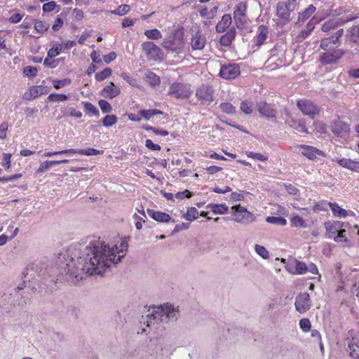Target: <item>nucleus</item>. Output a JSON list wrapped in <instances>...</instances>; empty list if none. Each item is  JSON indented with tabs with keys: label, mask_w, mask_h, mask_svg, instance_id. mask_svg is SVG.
<instances>
[{
	"label": "nucleus",
	"mask_w": 359,
	"mask_h": 359,
	"mask_svg": "<svg viewBox=\"0 0 359 359\" xmlns=\"http://www.w3.org/2000/svg\"><path fill=\"white\" fill-rule=\"evenodd\" d=\"M315 129L320 133H326V126L322 121H316L313 123Z\"/></svg>",
	"instance_id": "nucleus-61"
},
{
	"label": "nucleus",
	"mask_w": 359,
	"mask_h": 359,
	"mask_svg": "<svg viewBox=\"0 0 359 359\" xmlns=\"http://www.w3.org/2000/svg\"><path fill=\"white\" fill-rule=\"evenodd\" d=\"M316 11V7L313 5L309 6L302 13H299L298 20L296 22V25H302L306 19H308Z\"/></svg>",
	"instance_id": "nucleus-27"
},
{
	"label": "nucleus",
	"mask_w": 359,
	"mask_h": 359,
	"mask_svg": "<svg viewBox=\"0 0 359 359\" xmlns=\"http://www.w3.org/2000/svg\"><path fill=\"white\" fill-rule=\"evenodd\" d=\"M315 27V23L311 20L309 21L305 29H302L300 33L296 36V41L300 43L303 41L313 30Z\"/></svg>",
	"instance_id": "nucleus-25"
},
{
	"label": "nucleus",
	"mask_w": 359,
	"mask_h": 359,
	"mask_svg": "<svg viewBox=\"0 0 359 359\" xmlns=\"http://www.w3.org/2000/svg\"><path fill=\"white\" fill-rule=\"evenodd\" d=\"M287 270L292 273L303 274L305 273L308 270V266L305 263L298 260H295V268L294 271H292L290 267Z\"/></svg>",
	"instance_id": "nucleus-33"
},
{
	"label": "nucleus",
	"mask_w": 359,
	"mask_h": 359,
	"mask_svg": "<svg viewBox=\"0 0 359 359\" xmlns=\"http://www.w3.org/2000/svg\"><path fill=\"white\" fill-rule=\"evenodd\" d=\"M144 129L146 130H151L153 131L156 135H162V136H166L168 135V132L166 130L163 129H157L152 126H146L144 127Z\"/></svg>",
	"instance_id": "nucleus-58"
},
{
	"label": "nucleus",
	"mask_w": 359,
	"mask_h": 359,
	"mask_svg": "<svg viewBox=\"0 0 359 359\" xmlns=\"http://www.w3.org/2000/svg\"><path fill=\"white\" fill-rule=\"evenodd\" d=\"M128 242L122 240L119 246L110 248L100 241H94L85 247L81 255L74 259L69 257V252L60 254L57 264L70 280L76 283L83 279L85 275H102L111 266L121 262L128 250Z\"/></svg>",
	"instance_id": "nucleus-1"
},
{
	"label": "nucleus",
	"mask_w": 359,
	"mask_h": 359,
	"mask_svg": "<svg viewBox=\"0 0 359 359\" xmlns=\"http://www.w3.org/2000/svg\"><path fill=\"white\" fill-rule=\"evenodd\" d=\"M295 308L297 311L303 313L311 308L309 294L306 292L299 294L295 299Z\"/></svg>",
	"instance_id": "nucleus-11"
},
{
	"label": "nucleus",
	"mask_w": 359,
	"mask_h": 359,
	"mask_svg": "<svg viewBox=\"0 0 359 359\" xmlns=\"http://www.w3.org/2000/svg\"><path fill=\"white\" fill-rule=\"evenodd\" d=\"M300 328L305 332H309L311 329V323L308 318H302L299 321Z\"/></svg>",
	"instance_id": "nucleus-57"
},
{
	"label": "nucleus",
	"mask_w": 359,
	"mask_h": 359,
	"mask_svg": "<svg viewBox=\"0 0 359 359\" xmlns=\"http://www.w3.org/2000/svg\"><path fill=\"white\" fill-rule=\"evenodd\" d=\"M256 107L262 116L266 118H275L276 116V109H274L273 106L264 101L257 102Z\"/></svg>",
	"instance_id": "nucleus-14"
},
{
	"label": "nucleus",
	"mask_w": 359,
	"mask_h": 359,
	"mask_svg": "<svg viewBox=\"0 0 359 359\" xmlns=\"http://www.w3.org/2000/svg\"><path fill=\"white\" fill-rule=\"evenodd\" d=\"M121 93L120 88L115 86L113 82H111L109 85L106 86L101 92V95L108 99H113L117 97Z\"/></svg>",
	"instance_id": "nucleus-18"
},
{
	"label": "nucleus",
	"mask_w": 359,
	"mask_h": 359,
	"mask_svg": "<svg viewBox=\"0 0 359 359\" xmlns=\"http://www.w3.org/2000/svg\"><path fill=\"white\" fill-rule=\"evenodd\" d=\"M255 249L256 252L262 257L263 259H269V251L264 247L259 245H255Z\"/></svg>",
	"instance_id": "nucleus-50"
},
{
	"label": "nucleus",
	"mask_w": 359,
	"mask_h": 359,
	"mask_svg": "<svg viewBox=\"0 0 359 359\" xmlns=\"http://www.w3.org/2000/svg\"><path fill=\"white\" fill-rule=\"evenodd\" d=\"M98 104L103 113H109L111 111L112 107L107 101L101 100L99 101Z\"/></svg>",
	"instance_id": "nucleus-54"
},
{
	"label": "nucleus",
	"mask_w": 359,
	"mask_h": 359,
	"mask_svg": "<svg viewBox=\"0 0 359 359\" xmlns=\"http://www.w3.org/2000/svg\"><path fill=\"white\" fill-rule=\"evenodd\" d=\"M348 348L351 358H359V334L352 338L348 343Z\"/></svg>",
	"instance_id": "nucleus-19"
},
{
	"label": "nucleus",
	"mask_w": 359,
	"mask_h": 359,
	"mask_svg": "<svg viewBox=\"0 0 359 359\" xmlns=\"http://www.w3.org/2000/svg\"><path fill=\"white\" fill-rule=\"evenodd\" d=\"M298 147L301 154L310 160H314L318 156H323L324 153L320 149L308 145L299 144Z\"/></svg>",
	"instance_id": "nucleus-15"
},
{
	"label": "nucleus",
	"mask_w": 359,
	"mask_h": 359,
	"mask_svg": "<svg viewBox=\"0 0 359 359\" xmlns=\"http://www.w3.org/2000/svg\"><path fill=\"white\" fill-rule=\"evenodd\" d=\"M246 10V2H240L236 6L233 11V19L238 28L243 27L245 22Z\"/></svg>",
	"instance_id": "nucleus-9"
},
{
	"label": "nucleus",
	"mask_w": 359,
	"mask_h": 359,
	"mask_svg": "<svg viewBox=\"0 0 359 359\" xmlns=\"http://www.w3.org/2000/svg\"><path fill=\"white\" fill-rule=\"evenodd\" d=\"M235 36L236 29L232 27L226 34L221 36L219 42L222 46H228L231 43L232 41L235 38Z\"/></svg>",
	"instance_id": "nucleus-26"
},
{
	"label": "nucleus",
	"mask_w": 359,
	"mask_h": 359,
	"mask_svg": "<svg viewBox=\"0 0 359 359\" xmlns=\"http://www.w3.org/2000/svg\"><path fill=\"white\" fill-rule=\"evenodd\" d=\"M290 221H291L292 226H293L294 227H299V228L307 227L306 221L302 217H300L297 215L292 217Z\"/></svg>",
	"instance_id": "nucleus-38"
},
{
	"label": "nucleus",
	"mask_w": 359,
	"mask_h": 359,
	"mask_svg": "<svg viewBox=\"0 0 359 359\" xmlns=\"http://www.w3.org/2000/svg\"><path fill=\"white\" fill-rule=\"evenodd\" d=\"M330 128L335 136L341 138H346L350 132L349 125L339 117L331 122Z\"/></svg>",
	"instance_id": "nucleus-7"
},
{
	"label": "nucleus",
	"mask_w": 359,
	"mask_h": 359,
	"mask_svg": "<svg viewBox=\"0 0 359 359\" xmlns=\"http://www.w3.org/2000/svg\"><path fill=\"white\" fill-rule=\"evenodd\" d=\"M344 53L341 50H326L320 57V61L323 65H329L337 62V61L343 55Z\"/></svg>",
	"instance_id": "nucleus-12"
},
{
	"label": "nucleus",
	"mask_w": 359,
	"mask_h": 359,
	"mask_svg": "<svg viewBox=\"0 0 359 359\" xmlns=\"http://www.w3.org/2000/svg\"><path fill=\"white\" fill-rule=\"evenodd\" d=\"M143 51L150 60L156 61L161 58L162 52L160 48L152 41H146L142 44Z\"/></svg>",
	"instance_id": "nucleus-8"
},
{
	"label": "nucleus",
	"mask_w": 359,
	"mask_h": 359,
	"mask_svg": "<svg viewBox=\"0 0 359 359\" xmlns=\"http://www.w3.org/2000/svg\"><path fill=\"white\" fill-rule=\"evenodd\" d=\"M232 18L229 14H225L222 17L221 20L216 25V31L218 33L224 32L231 25Z\"/></svg>",
	"instance_id": "nucleus-21"
},
{
	"label": "nucleus",
	"mask_w": 359,
	"mask_h": 359,
	"mask_svg": "<svg viewBox=\"0 0 359 359\" xmlns=\"http://www.w3.org/2000/svg\"><path fill=\"white\" fill-rule=\"evenodd\" d=\"M49 27V24L45 22L37 20L34 23V29L39 33H43L46 32Z\"/></svg>",
	"instance_id": "nucleus-48"
},
{
	"label": "nucleus",
	"mask_w": 359,
	"mask_h": 359,
	"mask_svg": "<svg viewBox=\"0 0 359 359\" xmlns=\"http://www.w3.org/2000/svg\"><path fill=\"white\" fill-rule=\"evenodd\" d=\"M121 77L127 82L128 83L130 86H137V80L135 79V78H133L131 76H130L129 75H128L126 73H123L121 74Z\"/></svg>",
	"instance_id": "nucleus-60"
},
{
	"label": "nucleus",
	"mask_w": 359,
	"mask_h": 359,
	"mask_svg": "<svg viewBox=\"0 0 359 359\" xmlns=\"http://www.w3.org/2000/svg\"><path fill=\"white\" fill-rule=\"evenodd\" d=\"M130 10L129 5L123 4L119 6L117 9L110 11L111 13L118 15H124L126 14Z\"/></svg>",
	"instance_id": "nucleus-49"
},
{
	"label": "nucleus",
	"mask_w": 359,
	"mask_h": 359,
	"mask_svg": "<svg viewBox=\"0 0 359 359\" xmlns=\"http://www.w3.org/2000/svg\"><path fill=\"white\" fill-rule=\"evenodd\" d=\"M146 81L152 86L160 84V78L156 74L149 72L146 74Z\"/></svg>",
	"instance_id": "nucleus-39"
},
{
	"label": "nucleus",
	"mask_w": 359,
	"mask_h": 359,
	"mask_svg": "<svg viewBox=\"0 0 359 359\" xmlns=\"http://www.w3.org/2000/svg\"><path fill=\"white\" fill-rule=\"evenodd\" d=\"M101 153L100 151L96 150L93 148H88L87 149H70V154H79L86 156L97 155Z\"/></svg>",
	"instance_id": "nucleus-34"
},
{
	"label": "nucleus",
	"mask_w": 359,
	"mask_h": 359,
	"mask_svg": "<svg viewBox=\"0 0 359 359\" xmlns=\"http://www.w3.org/2000/svg\"><path fill=\"white\" fill-rule=\"evenodd\" d=\"M196 95L201 101L210 102L213 100V90L209 86L203 85L196 90Z\"/></svg>",
	"instance_id": "nucleus-16"
},
{
	"label": "nucleus",
	"mask_w": 359,
	"mask_h": 359,
	"mask_svg": "<svg viewBox=\"0 0 359 359\" xmlns=\"http://www.w3.org/2000/svg\"><path fill=\"white\" fill-rule=\"evenodd\" d=\"M185 45L184 39V32L182 29H177L167 38L163 40L162 43L163 47L173 52H180L184 48Z\"/></svg>",
	"instance_id": "nucleus-3"
},
{
	"label": "nucleus",
	"mask_w": 359,
	"mask_h": 359,
	"mask_svg": "<svg viewBox=\"0 0 359 359\" xmlns=\"http://www.w3.org/2000/svg\"><path fill=\"white\" fill-rule=\"evenodd\" d=\"M221 110L228 114H233L236 112V107L229 102H222L219 105Z\"/></svg>",
	"instance_id": "nucleus-44"
},
{
	"label": "nucleus",
	"mask_w": 359,
	"mask_h": 359,
	"mask_svg": "<svg viewBox=\"0 0 359 359\" xmlns=\"http://www.w3.org/2000/svg\"><path fill=\"white\" fill-rule=\"evenodd\" d=\"M111 74V69L110 68H105L102 71L95 74V79L98 81H102L109 77Z\"/></svg>",
	"instance_id": "nucleus-45"
},
{
	"label": "nucleus",
	"mask_w": 359,
	"mask_h": 359,
	"mask_svg": "<svg viewBox=\"0 0 359 359\" xmlns=\"http://www.w3.org/2000/svg\"><path fill=\"white\" fill-rule=\"evenodd\" d=\"M117 122V117L114 114L107 115L104 117L102 123L105 127H111L115 125Z\"/></svg>",
	"instance_id": "nucleus-42"
},
{
	"label": "nucleus",
	"mask_w": 359,
	"mask_h": 359,
	"mask_svg": "<svg viewBox=\"0 0 359 359\" xmlns=\"http://www.w3.org/2000/svg\"><path fill=\"white\" fill-rule=\"evenodd\" d=\"M37 72L38 70L36 67L28 66L24 69L23 72L26 76H31L34 77L36 75Z\"/></svg>",
	"instance_id": "nucleus-59"
},
{
	"label": "nucleus",
	"mask_w": 359,
	"mask_h": 359,
	"mask_svg": "<svg viewBox=\"0 0 359 359\" xmlns=\"http://www.w3.org/2000/svg\"><path fill=\"white\" fill-rule=\"evenodd\" d=\"M68 99V97L65 94L51 93L48 96V100L50 102H63Z\"/></svg>",
	"instance_id": "nucleus-46"
},
{
	"label": "nucleus",
	"mask_w": 359,
	"mask_h": 359,
	"mask_svg": "<svg viewBox=\"0 0 359 359\" xmlns=\"http://www.w3.org/2000/svg\"><path fill=\"white\" fill-rule=\"evenodd\" d=\"M330 224H326V228L327 230L332 232L333 231V233L339 232V230H341V228L343 226L344 224L341 222H336L331 226L329 225Z\"/></svg>",
	"instance_id": "nucleus-55"
},
{
	"label": "nucleus",
	"mask_w": 359,
	"mask_h": 359,
	"mask_svg": "<svg viewBox=\"0 0 359 359\" xmlns=\"http://www.w3.org/2000/svg\"><path fill=\"white\" fill-rule=\"evenodd\" d=\"M297 106L304 115L309 116L311 118L320 113V108L309 100H298Z\"/></svg>",
	"instance_id": "nucleus-5"
},
{
	"label": "nucleus",
	"mask_w": 359,
	"mask_h": 359,
	"mask_svg": "<svg viewBox=\"0 0 359 359\" xmlns=\"http://www.w3.org/2000/svg\"><path fill=\"white\" fill-rule=\"evenodd\" d=\"M246 155L249 158H252L253 159L261 161H265L268 159V157L260 154V153H255L252 151H246Z\"/></svg>",
	"instance_id": "nucleus-52"
},
{
	"label": "nucleus",
	"mask_w": 359,
	"mask_h": 359,
	"mask_svg": "<svg viewBox=\"0 0 359 359\" xmlns=\"http://www.w3.org/2000/svg\"><path fill=\"white\" fill-rule=\"evenodd\" d=\"M144 35L149 39H158L162 37L161 32L157 29H148L144 32Z\"/></svg>",
	"instance_id": "nucleus-43"
},
{
	"label": "nucleus",
	"mask_w": 359,
	"mask_h": 359,
	"mask_svg": "<svg viewBox=\"0 0 359 359\" xmlns=\"http://www.w3.org/2000/svg\"><path fill=\"white\" fill-rule=\"evenodd\" d=\"M266 222L269 224L280 226H285L287 224V220L282 217L269 216L266 218Z\"/></svg>",
	"instance_id": "nucleus-40"
},
{
	"label": "nucleus",
	"mask_w": 359,
	"mask_h": 359,
	"mask_svg": "<svg viewBox=\"0 0 359 359\" xmlns=\"http://www.w3.org/2000/svg\"><path fill=\"white\" fill-rule=\"evenodd\" d=\"M57 4L55 1L46 3L43 5V11L44 12H50L55 8Z\"/></svg>",
	"instance_id": "nucleus-62"
},
{
	"label": "nucleus",
	"mask_w": 359,
	"mask_h": 359,
	"mask_svg": "<svg viewBox=\"0 0 359 359\" xmlns=\"http://www.w3.org/2000/svg\"><path fill=\"white\" fill-rule=\"evenodd\" d=\"M207 209H210L215 214H225L228 212V207L225 204H213L210 203L206 206Z\"/></svg>",
	"instance_id": "nucleus-29"
},
{
	"label": "nucleus",
	"mask_w": 359,
	"mask_h": 359,
	"mask_svg": "<svg viewBox=\"0 0 359 359\" xmlns=\"http://www.w3.org/2000/svg\"><path fill=\"white\" fill-rule=\"evenodd\" d=\"M337 25V22L334 20H329L326 21L322 26V30L325 32H329Z\"/></svg>",
	"instance_id": "nucleus-51"
},
{
	"label": "nucleus",
	"mask_w": 359,
	"mask_h": 359,
	"mask_svg": "<svg viewBox=\"0 0 359 359\" xmlns=\"http://www.w3.org/2000/svg\"><path fill=\"white\" fill-rule=\"evenodd\" d=\"M43 87L42 86H34L29 88V93L24 95V98L27 100L36 98L43 94Z\"/></svg>",
	"instance_id": "nucleus-24"
},
{
	"label": "nucleus",
	"mask_w": 359,
	"mask_h": 359,
	"mask_svg": "<svg viewBox=\"0 0 359 359\" xmlns=\"http://www.w3.org/2000/svg\"><path fill=\"white\" fill-rule=\"evenodd\" d=\"M240 74V68L237 64L229 65L221 67L219 75L225 79H233Z\"/></svg>",
	"instance_id": "nucleus-13"
},
{
	"label": "nucleus",
	"mask_w": 359,
	"mask_h": 359,
	"mask_svg": "<svg viewBox=\"0 0 359 359\" xmlns=\"http://www.w3.org/2000/svg\"><path fill=\"white\" fill-rule=\"evenodd\" d=\"M254 103L250 100H244L241 103L240 109L245 114H251L254 111Z\"/></svg>",
	"instance_id": "nucleus-35"
},
{
	"label": "nucleus",
	"mask_w": 359,
	"mask_h": 359,
	"mask_svg": "<svg viewBox=\"0 0 359 359\" xmlns=\"http://www.w3.org/2000/svg\"><path fill=\"white\" fill-rule=\"evenodd\" d=\"M276 10L278 16L283 20V24H285L290 19L291 11L287 8L284 1H280L277 4Z\"/></svg>",
	"instance_id": "nucleus-20"
},
{
	"label": "nucleus",
	"mask_w": 359,
	"mask_h": 359,
	"mask_svg": "<svg viewBox=\"0 0 359 359\" xmlns=\"http://www.w3.org/2000/svg\"><path fill=\"white\" fill-rule=\"evenodd\" d=\"M198 211L194 207H190L187 209V211L185 214L182 215V217L188 221H194L198 217Z\"/></svg>",
	"instance_id": "nucleus-37"
},
{
	"label": "nucleus",
	"mask_w": 359,
	"mask_h": 359,
	"mask_svg": "<svg viewBox=\"0 0 359 359\" xmlns=\"http://www.w3.org/2000/svg\"><path fill=\"white\" fill-rule=\"evenodd\" d=\"M68 162L69 160L67 159L60 161H46L40 164L39 168L37 169V172H44L53 165H60L62 163H67Z\"/></svg>",
	"instance_id": "nucleus-23"
},
{
	"label": "nucleus",
	"mask_w": 359,
	"mask_h": 359,
	"mask_svg": "<svg viewBox=\"0 0 359 359\" xmlns=\"http://www.w3.org/2000/svg\"><path fill=\"white\" fill-rule=\"evenodd\" d=\"M334 240L337 243H342L344 245H348V241L346 236V230L344 229L339 230L337 232V235L334 237Z\"/></svg>",
	"instance_id": "nucleus-41"
},
{
	"label": "nucleus",
	"mask_w": 359,
	"mask_h": 359,
	"mask_svg": "<svg viewBox=\"0 0 359 359\" xmlns=\"http://www.w3.org/2000/svg\"><path fill=\"white\" fill-rule=\"evenodd\" d=\"M147 212L151 217L157 222H168L170 220V216L165 212L155 211L150 209L147 210Z\"/></svg>",
	"instance_id": "nucleus-22"
},
{
	"label": "nucleus",
	"mask_w": 359,
	"mask_h": 359,
	"mask_svg": "<svg viewBox=\"0 0 359 359\" xmlns=\"http://www.w3.org/2000/svg\"><path fill=\"white\" fill-rule=\"evenodd\" d=\"M206 43V39L201 31L192 34L191 46L193 50H202Z\"/></svg>",
	"instance_id": "nucleus-17"
},
{
	"label": "nucleus",
	"mask_w": 359,
	"mask_h": 359,
	"mask_svg": "<svg viewBox=\"0 0 359 359\" xmlns=\"http://www.w3.org/2000/svg\"><path fill=\"white\" fill-rule=\"evenodd\" d=\"M268 29L266 26L261 25L258 28V34L257 36V45L261 46L266 39Z\"/></svg>",
	"instance_id": "nucleus-32"
},
{
	"label": "nucleus",
	"mask_w": 359,
	"mask_h": 359,
	"mask_svg": "<svg viewBox=\"0 0 359 359\" xmlns=\"http://www.w3.org/2000/svg\"><path fill=\"white\" fill-rule=\"evenodd\" d=\"M139 114L141 116L142 118L149 121L155 115L163 114V111L156 109L147 110L142 109L139 111Z\"/></svg>",
	"instance_id": "nucleus-30"
},
{
	"label": "nucleus",
	"mask_w": 359,
	"mask_h": 359,
	"mask_svg": "<svg viewBox=\"0 0 359 359\" xmlns=\"http://www.w3.org/2000/svg\"><path fill=\"white\" fill-rule=\"evenodd\" d=\"M179 316V310L172 305L165 304L155 309L153 312L148 315L147 326L150 327L153 321L167 323L168 321H175Z\"/></svg>",
	"instance_id": "nucleus-2"
},
{
	"label": "nucleus",
	"mask_w": 359,
	"mask_h": 359,
	"mask_svg": "<svg viewBox=\"0 0 359 359\" xmlns=\"http://www.w3.org/2000/svg\"><path fill=\"white\" fill-rule=\"evenodd\" d=\"M192 196V194L189 190H184L183 191L177 192L175 194V197L178 199H183L184 198H191Z\"/></svg>",
	"instance_id": "nucleus-64"
},
{
	"label": "nucleus",
	"mask_w": 359,
	"mask_h": 359,
	"mask_svg": "<svg viewBox=\"0 0 359 359\" xmlns=\"http://www.w3.org/2000/svg\"><path fill=\"white\" fill-rule=\"evenodd\" d=\"M328 205L330 207L334 216L339 217H346L347 216V211L341 207L336 203H328Z\"/></svg>",
	"instance_id": "nucleus-31"
},
{
	"label": "nucleus",
	"mask_w": 359,
	"mask_h": 359,
	"mask_svg": "<svg viewBox=\"0 0 359 359\" xmlns=\"http://www.w3.org/2000/svg\"><path fill=\"white\" fill-rule=\"evenodd\" d=\"M190 86L180 83H172L169 88L168 95L177 99H187L191 95Z\"/></svg>",
	"instance_id": "nucleus-6"
},
{
	"label": "nucleus",
	"mask_w": 359,
	"mask_h": 359,
	"mask_svg": "<svg viewBox=\"0 0 359 359\" xmlns=\"http://www.w3.org/2000/svg\"><path fill=\"white\" fill-rule=\"evenodd\" d=\"M62 50V46L60 43H57L48 50V57L49 58H53L57 56Z\"/></svg>",
	"instance_id": "nucleus-47"
},
{
	"label": "nucleus",
	"mask_w": 359,
	"mask_h": 359,
	"mask_svg": "<svg viewBox=\"0 0 359 359\" xmlns=\"http://www.w3.org/2000/svg\"><path fill=\"white\" fill-rule=\"evenodd\" d=\"M231 214L233 219L241 224H249L255 221V216L250 212L248 211L247 208L241 206V205H233L231 208Z\"/></svg>",
	"instance_id": "nucleus-4"
},
{
	"label": "nucleus",
	"mask_w": 359,
	"mask_h": 359,
	"mask_svg": "<svg viewBox=\"0 0 359 359\" xmlns=\"http://www.w3.org/2000/svg\"><path fill=\"white\" fill-rule=\"evenodd\" d=\"M344 33L343 29L338 30L334 35L321 41L320 47L325 50H331L339 45V38Z\"/></svg>",
	"instance_id": "nucleus-10"
},
{
	"label": "nucleus",
	"mask_w": 359,
	"mask_h": 359,
	"mask_svg": "<svg viewBox=\"0 0 359 359\" xmlns=\"http://www.w3.org/2000/svg\"><path fill=\"white\" fill-rule=\"evenodd\" d=\"M145 146L152 151H159L161 149V146L154 144L151 140H146Z\"/></svg>",
	"instance_id": "nucleus-63"
},
{
	"label": "nucleus",
	"mask_w": 359,
	"mask_h": 359,
	"mask_svg": "<svg viewBox=\"0 0 359 359\" xmlns=\"http://www.w3.org/2000/svg\"><path fill=\"white\" fill-rule=\"evenodd\" d=\"M290 126L293 127L297 131L302 133H309V131L306 127L305 123L301 120H291Z\"/></svg>",
	"instance_id": "nucleus-36"
},
{
	"label": "nucleus",
	"mask_w": 359,
	"mask_h": 359,
	"mask_svg": "<svg viewBox=\"0 0 359 359\" xmlns=\"http://www.w3.org/2000/svg\"><path fill=\"white\" fill-rule=\"evenodd\" d=\"M338 163L342 167L359 172V162L358 161L348 158H341L338 161Z\"/></svg>",
	"instance_id": "nucleus-28"
},
{
	"label": "nucleus",
	"mask_w": 359,
	"mask_h": 359,
	"mask_svg": "<svg viewBox=\"0 0 359 359\" xmlns=\"http://www.w3.org/2000/svg\"><path fill=\"white\" fill-rule=\"evenodd\" d=\"M8 129V123L4 121L0 124V140H5Z\"/></svg>",
	"instance_id": "nucleus-56"
},
{
	"label": "nucleus",
	"mask_w": 359,
	"mask_h": 359,
	"mask_svg": "<svg viewBox=\"0 0 359 359\" xmlns=\"http://www.w3.org/2000/svg\"><path fill=\"white\" fill-rule=\"evenodd\" d=\"M71 79H65L62 80H54L53 81V86L56 89L61 88L65 86L69 85L71 83Z\"/></svg>",
	"instance_id": "nucleus-53"
}]
</instances>
